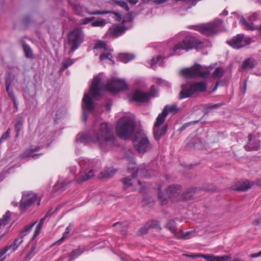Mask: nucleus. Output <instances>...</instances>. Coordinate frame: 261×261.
Returning a JSON list of instances; mask_svg holds the SVG:
<instances>
[{
    "label": "nucleus",
    "mask_w": 261,
    "mask_h": 261,
    "mask_svg": "<svg viewBox=\"0 0 261 261\" xmlns=\"http://www.w3.org/2000/svg\"><path fill=\"white\" fill-rule=\"evenodd\" d=\"M72 228V225L70 224L66 228L65 231H66L68 233H69Z\"/></svg>",
    "instance_id": "nucleus-61"
},
{
    "label": "nucleus",
    "mask_w": 261,
    "mask_h": 261,
    "mask_svg": "<svg viewBox=\"0 0 261 261\" xmlns=\"http://www.w3.org/2000/svg\"><path fill=\"white\" fill-rule=\"evenodd\" d=\"M251 43V39L245 37L244 34H238L230 40L227 41V43L235 49H240Z\"/></svg>",
    "instance_id": "nucleus-10"
},
{
    "label": "nucleus",
    "mask_w": 261,
    "mask_h": 261,
    "mask_svg": "<svg viewBox=\"0 0 261 261\" xmlns=\"http://www.w3.org/2000/svg\"><path fill=\"white\" fill-rule=\"evenodd\" d=\"M178 111L179 109L176 105H167L164 108L162 112L160 113L158 117H161V118H162L165 120L166 116L169 113L176 114L178 112Z\"/></svg>",
    "instance_id": "nucleus-23"
},
{
    "label": "nucleus",
    "mask_w": 261,
    "mask_h": 261,
    "mask_svg": "<svg viewBox=\"0 0 261 261\" xmlns=\"http://www.w3.org/2000/svg\"><path fill=\"white\" fill-rule=\"evenodd\" d=\"M117 172V170L113 167H105L99 173L98 178L106 179L112 177Z\"/></svg>",
    "instance_id": "nucleus-22"
},
{
    "label": "nucleus",
    "mask_w": 261,
    "mask_h": 261,
    "mask_svg": "<svg viewBox=\"0 0 261 261\" xmlns=\"http://www.w3.org/2000/svg\"><path fill=\"white\" fill-rule=\"evenodd\" d=\"M248 142L244 146V149L247 151H256L259 149L260 140L252 136V134H249L248 136Z\"/></svg>",
    "instance_id": "nucleus-17"
},
{
    "label": "nucleus",
    "mask_w": 261,
    "mask_h": 261,
    "mask_svg": "<svg viewBox=\"0 0 261 261\" xmlns=\"http://www.w3.org/2000/svg\"><path fill=\"white\" fill-rule=\"evenodd\" d=\"M260 256H261V250L260 251H259L258 252L252 253L249 255V257L250 258H255V257H258Z\"/></svg>",
    "instance_id": "nucleus-56"
},
{
    "label": "nucleus",
    "mask_w": 261,
    "mask_h": 261,
    "mask_svg": "<svg viewBox=\"0 0 261 261\" xmlns=\"http://www.w3.org/2000/svg\"><path fill=\"white\" fill-rule=\"evenodd\" d=\"M10 249V246H6L0 251V257L3 256Z\"/></svg>",
    "instance_id": "nucleus-55"
},
{
    "label": "nucleus",
    "mask_w": 261,
    "mask_h": 261,
    "mask_svg": "<svg viewBox=\"0 0 261 261\" xmlns=\"http://www.w3.org/2000/svg\"><path fill=\"white\" fill-rule=\"evenodd\" d=\"M113 227H116L118 231H122L127 227V225L123 222H116L113 225Z\"/></svg>",
    "instance_id": "nucleus-45"
},
{
    "label": "nucleus",
    "mask_w": 261,
    "mask_h": 261,
    "mask_svg": "<svg viewBox=\"0 0 261 261\" xmlns=\"http://www.w3.org/2000/svg\"><path fill=\"white\" fill-rule=\"evenodd\" d=\"M106 24V21L104 19L97 20L91 23L93 27H103Z\"/></svg>",
    "instance_id": "nucleus-44"
},
{
    "label": "nucleus",
    "mask_w": 261,
    "mask_h": 261,
    "mask_svg": "<svg viewBox=\"0 0 261 261\" xmlns=\"http://www.w3.org/2000/svg\"><path fill=\"white\" fill-rule=\"evenodd\" d=\"M35 252H33V251H32L31 250H30L29 253L25 256V259H27L28 258H30L31 256H33L35 254Z\"/></svg>",
    "instance_id": "nucleus-59"
},
{
    "label": "nucleus",
    "mask_w": 261,
    "mask_h": 261,
    "mask_svg": "<svg viewBox=\"0 0 261 261\" xmlns=\"http://www.w3.org/2000/svg\"><path fill=\"white\" fill-rule=\"evenodd\" d=\"M135 57V55L133 54L123 53L118 55V59L120 61L126 63L133 60Z\"/></svg>",
    "instance_id": "nucleus-29"
},
{
    "label": "nucleus",
    "mask_w": 261,
    "mask_h": 261,
    "mask_svg": "<svg viewBox=\"0 0 261 261\" xmlns=\"http://www.w3.org/2000/svg\"><path fill=\"white\" fill-rule=\"evenodd\" d=\"M67 40L71 51H74L80 47L84 40V35L82 29L75 28L69 32L67 36Z\"/></svg>",
    "instance_id": "nucleus-8"
},
{
    "label": "nucleus",
    "mask_w": 261,
    "mask_h": 261,
    "mask_svg": "<svg viewBox=\"0 0 261 261\" xmlns=\"http://www.w3.org/2000/svg\"><path fill=\"white\" fill-rule=\"evenodd\" d=\"M250 188V185L248 181H239L236 185L235 189L239 191H244Z\"/></svg>",
    "instance_id": "nucleus-30"
},
{
    "label": "nucleus",
    "mask_w": 261,
    "mask_h": 261,
    "mask_svg": "<svg viewBox=\"0 0 261 261\" xmlns=\"http://www.w3.org/2000/svg\"><path fill=\"white\" fill-rule=\"evenodd\" d=\"M165 122V120L163 118H161V117H158L156 119V121L154 124L153 128V136L154 139L156 141L160 140L161 138L165 135L167 129V125L165 124L161 127L160 125L163 124Z\"/></svg>",
    "instance_id": "nucleus-11"
},
{
    "label": "nucleus",
    "mask_w": 261,
    "mask_h": 261,
    "mask_svg": "<svg viewBox=\"0 0 261 261\" xmlns=\"http://www.w3.org/2000/svg\"><path fill=\"white\" fill-rule=\"evenodd\" d=\"M127 1L130 4L136 5L138 3V0H127Z\"/></svg>",
    "instance_id": "nucleus-62"
},
{
    "label": "nucleus",
    "mask_w": 261,
    "mask_h": 261,
    "mask_svg": "<svg viewBox=\"0 0 261 261\" xmlns=\"http://www.w3.org/2000/svg\"><path fill=\"white\" fill-rule=\"evenodd\" d=\"M180 73L186 77L193 78L201 77L205 78L208 76L210 71L207 70H202L201 65L195 64L191 68H186L180 70Z\"/></svg>",
    "instance_id": "nucleus-9"
},
{
    "label": "nucleus",
    "mask_w": 261,
    "mask_h": 261,
    "mask_svg": "<svg viewBox=\"0 0 261 261\" xmlns=\"http://www.w3.org/2000/svg\"><path fill=\"white\" fill-rule=\"evenodd\" d=\"M10 212L9 211H8L4 216L3 218L0 219V226L3 225H5L7 224L10 219Z\"/></svg>",
    "instance_id": "nucleus-40"
},
{
    "label": "nucleus",
    "mask_w": 261,
    "mask_h": 261,
    "mask_svg": "<svg viewBox=\"0 0 261 261\" xmlns=\"http://www.w3.org/2000/svg\"><path fill=\"white\" fill-rule=\"evenodd\" d=\"M39 150L40 147L39 146L31 145L20 154V156L21 158L32 157L34 159H36L42 154V153H34L35 152L38 151Z\"/></svg>",
    "instance_id": "nucleus-20"
},
{
    "label": "nucleus",
    "mask_w": 261,
    "mask_h": 261,
    "mask_svg": "<svg viewBox=\"0 0 261 261\" xmlns=\"http://www.w3.org/2000/svg\"><path fill=\"white\" fill-rule=\"evenodd\" d=\"M6 89L9 96L10 98H11L12 99L16 98L15 95L14 91L11 87H9V86H8V87H6Z\"/></svg>",
    "instance_id": "nucleus-49"
},
{
    "label": "nucleus",
    "mask_w": 261,
    "mask_h": 261,
    "mask_svg": "<svg viewBox=\"0 0 261 261\" xmlns=\"http://www.w3.org/2000/svg\"><path fill=\"white\" fill-rule=\"evenodd\" d=\"M90 95H91L92 97L93 98L96 97L93 96L92 93L90 92V90L89 91V93L84 94L82 100V108L84 111L87 110L89 112H92L94 110V102Z\"/></svg>",
    "instance_id": "nucleus-18"
},
{
    "label": "nucleus",
    "mask_w": 261,
    "mask_h": 261,
    "mask_svg": "<svg viewBox=\"0 0 261 261\" xmlns=\"http://www.w3.org/2000/svg\"><path fill=\"white\" fill-rule=\"evenodd\" d=\"M24 120L22 117H19L16 121L15 124V129L16 132V137H17L19 136V132L22 128V126Z\"/></svg>",
    "instance_id": "nucleus-33"
},
{
    "label": "nucleus",
    "mask_w": 261,
    "mask_h": 261,
    "mask_svg": "<svg viewBox=\"0 0 261 261\" xmlns=\"http://www.w3.org/2000/svg\"><path fill=\"white\" fill-rule=\"evenodd\" d=\"M36 223L37 222L35 221L30 225H27L21 230L19 233V237L16 239L12 244L9 246L10 247V249H12V251H15L18 248L23 242V238L28 234Z\"/></svg>",
    "instance_id": "nucleus-12"
},
{
    "label": "nucleus",
    "mask_w": 261,
    "mask_h": 261,
    "mask_svg": "<svg viewBox=\"0 0 261 261\" xmlns=\"http://www.w3.org/2000/svg\"><path fill=\"white\" fill-rule=\"evenodd\" d=\"M256 185L258 186L261 187V178L257 180Z\"/></svg>",
    "instance_id": "nucleus-64"
},
{
    "label": "nucleus",
    "mask_w": 261,
    "mask_h": 261,
    "mask_svg": "<svg viewBox=\"0 0 261 261\" xmlns=\"http://www.w3.org/2000/svg\"><path fill=\"white\" fill-rule=\"evenodd\" d=\"M37 195L33 193L28 192L23 195L20 201L19 208L21 210H25L31 206L37 200Z\"/></svg>",
    "instance_id": "nucleus-16"
},
{
    "label": "nucleus",
    "mask_w": 261,
    "mask_h": 261,
    "mask_svg": "<svg viewBox=\"0 0 261 261\" xmlns=\"http://www.w3.org/2000/svg\"><path fill=\"white\" fill-rule=\"evenodd\" d=\"M203 47V42L191 37H186L182 41L175 44L173 47V51L174 53L178 50H185L188 51L193 48H201Z\"/></svg>",
    "instance_id": "nucleus-7"
},
{
    "label": "nucleus",
    "mask_w": 261,
    "mask_h": 261,
    "mask_svg": "<svg viewBox=\"0 0 261 261\" xmlns=\"http://www.w3.org/2000/svg\"><path fill=\"white\" fill-rule=\"evenodd\" d=\"M112 57L111 53L106 50L105 52L102 53L99 57L100 60H103L106 59L112 60Z\"/></svg>",
    "instance_id": "nucleus-46"
},
{
    "label": "nucleus",
    "mask_w": 261,
    "mask_h": 261,
    "mask_svg": "<svg viewBox=\"0 0 261 261\" xmlns=\"http://www.w3.org/2000/svg\"><path fill=\"white\" fill-rule=\"evenodd\" d=\"M84 250H82L79 246L77 249L73 250L71 252L68 254L69 259L68 261H72L74 260L80 255H81L84 252Z\"/></svg>",
    "instance_id": "nucleus-28"
},
{
    "label": "nucleus",
    "mask_w": 261,
    "mask_h": 261,
    "mask_svg": "<svg viewBox=\"0 0 261 261\" xmlns=\"http://www.w3.org/2000/svg\"><path fill=\"white\" fill-rule=\"evenodd\" d=\"M201 257L204 258L206 261H227L229 258L228 256H216L210 254H205L201 255Z\"/></svg>",
    "instance_id": "nucleus-25"
},
{
    "label": "nucleus",
    "mask_w": 261,
    "mask_h": 261,
    "mask_svg": "<svg viewBox=\"0 0 261 261\" xmlns=\"http://www.w3.org/2000/svg\"><path fill=\"white\" fill-rule=\"evenodd\" d=\"M14 77L13 75L11 74L7 75L5 77V85L6 87H11V84L14 80Z\"/></svg>",
    "instance_id": "nucleus-48"
},
{
    "label": "nucleus",
    "mask_w": 261,
    "mask_h": 261,
    "mask_svg": "<svg viewBox=\"0 0 261 261\" xmlns=\"http://www.w3.org/2000/svg\"><path fill=\"white\" fill-rule=\"evenodd\" d=\"M191 28L203 35L211 36L222 31L224 30V24L222 20L217 19L208 23L193 25Z\"/></svg>",
    "instance_id": "nucleus-3"
},
{
    "label": "nucleus",
    "mask_w": 261,
    "mask_h": 261,
    "mask_svg": "<svg viewBox=\"0 0 261 261\" xmlns=\"http://www.w3.org/2000/svg\"><path fill=\"white\" fill-rule=\"evenodd\" d=\"M52 214V212L51 211H48L45 214V215L44 216V217L45 218H47L48 217H50Z\"/></svg>",
    "instance_id": "nucleus-63"
},
{
    "label": "nucleus",
    "mask_w": 261,
    "mask_h": 261,
    "mask_svg": "<svg viewBox=\"0 0 261 261\" xmlns=\"http://www.w3.org/2000/svg\"><path fill=\"white\" fill-rule=\"evenodd\" d=\"M121 181L123 182V185L126 187H130L132 185V183L131 182V178L129 177L123 178L121 179Z\"/></svg>",
    "instance_id": "nucleus-50"
},
{
    "label": "nucleus",
    "mask_w": 261,
    "mask_h": 261,
    "mask_svg": "<svg viewBox=\"0 0 261 261\" xmlns=\"http://www.w3.org/2000/svg\"><path fill=\"white\" fill-rule=\"evenodd\" d=\"M10 132H11V129L10 128H9L7 129V132L2 135V136L0 139V143H2L4 140H6L7 139H8L9 137Z\"/></svg>",
    "instance_id": "nucleus-51"
},
{
    "label": "nucleus",
    "mask_w": 261,
    "mask_h": 261,
    "mask_svg": "<svg viewBox=\"0 0 261 261\" xmlns=\"http://www.w3.org/2000/svg\"><path fill=\"white\" fill-rule=\"evenodd\" d=\"M135 121L130 117H124L119 119L116 128L117 135L121 138H129L134 131Z\"/></svg>",
    "instance_id": "nucleus-4"
},
{
    "label": "nucleus",
    "mask_w": 261,
    "mask_h": 261,
    "mask_svg": "<svg viewBox=\"0 0 261 261\" xmlns=\"http://www.w3.org/2000/svg\"><path fill=\"white\" fill-rule=\"evenodd\" d=\"M77 141L85 143H96L101 150H106L117 145L116 139L111 128L107 123L95 126L91 135L82 134Z\"/></svg>",
    "instance_id": "nucleus-1"
},
{
    "label": "nucleus",
    "mask_w": 261,
    "mask_h": 261,
    "mask_svg": "<svg viewBox=\"0 0 261 261\" xmlns=\"http://www.w3.org/2000/svg\"><path fill=\"white\" fill-rule=\"evenodd\" d=\"M73 60L70 58L65 59L62 62V67L60 68L61 71H64L69 66L71 65L73 63Z\"/></svg>",
    "instance_id": "nucleus-39"
},
{
    "label": "nucleus",
    "mask_w": 261,
    "mask_h": 261,
    "mask_svg": "<svg viewBox=\"0 0 261 261\" xmlns=\"http://www.w3.org/2000/svg\"><path fill=\"white\" fill-rule=\"evenodd\" d=\"M260 15L258 12H254L249 15L248 17L247 22L249 24H254V22L257 20H259L260 19Z\"/></svg>",
    "instance_id": "nucleus-34"
},
{
    "label": "nucleus",
    "mask_w": 261,
    "mask_h": 261,
    "mask_svg": "<svg viewBox=\"0 0 261 261\" xmlns=\"http://www.w3.org/2000/svg\"><path fill=\"white\" fill-rule=\"evenodd\" d=\"M43 223H41V222L39 221V223L38 224L37 226H36L35 232L33 237V239H35L36 237H37L40 233L41 230L42 229V226Z\"/></svg>",
    "instance_id": "nucleus-47"
},
{
    "label": "nucleus",
    "mask_w": 261,
    "mask_h": 261,
    "mask_svg": "<svg viewBox=\"0 0 261 261\" xmlns=\"http://www.w3.org/2000/svg\"><path fill=\"white\" fill-rule=\"evenodd\" d=\"M207 85L204 82H195L192 84H184L181 86V90L179 94V99L190 97L196 92H202L206 90Z\"/></svg>",
    "instance_id": "nucleus-5"
},
{
    "label": "nucleus",
    "mask_w": 261,
    "mask_h": 261,
    "mask_svg": "<svg viewBox=\"0 0 261 261\" xmlns=\"http://www.w3.org/2000/svg\"><path fill=\"white\" fill-rule=\"evenodd\" d=\"M161 60H163L162 57L161 56H158L156 57L153 58L151 60L150 64L151 66H153L156 65Z\"/></svg>",
    "instance_id": "nucleus-52"
},
{
    "label": "nucleus",
    "mask_w": 261,
    "mask_h": 261,
    "mask_svg": "<svg viewBox=\"0 0 261 261\" xmlns=\"http://www.w3.org/2000/svg\"><path fill=\"white\" fill-rule=\"evenodd\" d=\"M127 88V85L124 80L113 79L106 85L102 83L101 77L96 76L93 79L90 86V92L93 97L100 96L102 91L107 90L113 93H118Z\"/></svg>",
    "instance_id": "nucleus-2"
},
{
    "label": "nucleus",
    "mask_w": 261,
    "mask_h": 261,
    "mask_svg": "<svg viewBox=\"0 0 261 261\" xmlns=\"http://www.w3.org/2000/svg\"><path fill=\"white\" fill-rule=\"evenodd\" d=\"M192 123V122H189V123H185V124H184L180 128V130H184L185 129L186 127H188L189 126H190V125Z\"/></svg>",
    "instance_id": "nucleus-60"
},
{
    "label": "nucleus",
    "mask_w": 261,
    "mask_h": 261,
    "mask_svg": "<svg viewBox=\"0 0 261 261\" xmlns=\"http://www.w3.org/2000/svg\"><path fill=\"white\" fill-rule=\"evenodd\" d=\"M114 3L121 8L124 9L126 11H128L129 8L127 4L124 0H114Z\"/></svg>",
    "instance_id": "nucleus-41"
},
{
    "label": "nucleus",
    "mask_w": 261,
    "mask_h": 261,
    "mask_svg": "<svg viewBox=\"0 0 261 261\" xmlns=\"http://www.w3.org/2000/svg\"><path fill=\"white\" fill-rule=\"evenodd\" d=\"M133 145L139 153H145L152 148L148 137L143 132H138L135 134L133 139Z\"/></svg>",
    "instance_id": "nucleus-6"
},
{
    "label": "nucleus",
    "mask_w": 261,
    "mask_h": 261,
    "mask_svg": "<svg viewBox=\"0 0 261 261\" xmlns=\"http://www.w3.org/2000/svg\"><path fill=\"white\" fill-rule=\"evenodd\" d=\"M128 171L129 172L132 173L133 177H136L139 174L140 176L145 175V168L143 165L137 167L136 163L131 162L129 163L128 166Z\"/></svg>",
    "instance_id": "nucleus-19"
},
{
    "label": "nucleus",
    "mask_w": 261,
    "mask_h": 261,
    "mask_svg": "<svg viewBox=\"0 0 261 261\" xmlns=\"http://www.w3.org/2000/svg\"><path fill=\"white\" fill-rule=\"evenodd\" d=\"M147 223L148 225L149 229L153 228L158 231H161L162 230L160 222L158 220H151L148 221Z\"/></svg>",
    "instance_id": "nucleus-32"
},
{
    "label": "nucleus",
    "mask_w": 261,
    "mask_h": 261,
    "mask_svg": "<svg viewBox=\"0 0 261 261\" xmlns=\"http://www.w3.org/2000/svg\"><path fill=\"white\" fill-rule=\"evenodd\" d=\"M107 44L105 42L99 41L95 44V48H106Z\"/></svg>",
    "instance_id": "nucleus-54"
},
{
    "label": "nucleus",
    "mask_w": 261,
    "mask_h": 261,
    "mask_svg": "<svg viewBox=\"0 0 261 261\" xmlns=\"http://www.w3.org/2000/svg\"><path fill=\"white\" fill-rule=\"evenodd\" d=\"M109 13H113L114 14L116 17V20L117 21H120L121 19V15L118 13L116 12L113 11H93L89 12V14L91 15H102V14H106Z\"/></svg>",
    "instance_id": "nucleus-27"
},
{
    "label": "nucleus",
    "mask_w": 261,
    "mask_h": 261,
    "mask_svg": "<svg viewBox=\"0 0 261 261\" xmlns=\"http://www.w3.org/2000/svg\"><path fill=\"white\" fill-rule=\"evenodd\" d=\"M224 105L223 102H220L218 103H207L204 106V108L206 110L214 109L218 108Z\"/></svg>",
    "instance_id": "nucleus-42"
},
{
    "label": "nucleus",
    "mask_w": 261,
    "mask_h": 261,
    "mask_svg": "<svg viewBox=\"0 0 261 261\" xmlns=\"http://www.w3.org/2000/svg\"><path fill=\"white\" fill-rule=\"evenodd\" d=\"M126 21L125 19H123L122 24H113L107 32V36L112 38H116L122 35L127 29L124 25Z\"/></svg>",
    "instance_id": "nucleus-14"
},
{
    "label": "nucleus",
    "mask_w": 261,
    "mask_h": 261,
    "mask_svg": "<svg viewBox=\"0 0 261 261\" xmlns=\"http://www.w3.org/2000/svg\"><path fill=\"white\" fill-rule=\"evenodd\" d=\"M165 227L173 233L175 237H177L176 224L173 219L169 220L166 224Z\"/></svg>",
    "instance_id": "nucleus-26"
},
{
    "label": "nucleus",
    "mask_w": 261,
    "mask_h": 261,
    "mask_svg": "<svg viewBox=\"0 0 261 261\" xmlns=\"http://www.w3.org/2000/svg\"><path fill=\"white\" fill-rule=\"evenodd\" d=\"M181 191V187L180 185H172L166 188L165 193L171 200L179 201L180 200Z\"/></svg>",
    "instance_id": "nucleus-13"
},
{
    "label": "nucleus",
    "mask_w": 261,
    "mask_h": 261,
    "mask_svg": "<svg viewBox=\"0 0 261 261\" xmlns=\"http://www.w3.org/2000/svg\"><path fill=\"white\" fill-rule=\"evenodd\" d=\"M203 255V254H193L190 255H186V256L190 257H201V255Z\"/></svg>",
    "instance_id": "nucleus-57"
},
{
    "label": "nucleus",
    "mask_w": 261,
    "mask_h": 261,
    "mask_svg": "<svg viewBox=\"0 0 261 261\" xmlns=\"http://www.w3.org/2000/svg\"><path fill=\"white\" fill-rule=\"evenodd\" d=\"M95 170L90 169L89 170L85 169L79 173L78 177L76 179V182L77 184H82L88 179L91 178L94 176Z\"/></svg>",
    "instance_id": "nucleus-21"
},
{
    "label": "nucleus",
    "mask_w": 261,
    "mask_h": 261,
    "mask_svg": "<svg viewBox=\"0 0 261 261\" xmlns=\"http://www.w3.org/2000/svg\"><path fill=\"white\" fill-rule=\"evenodd\" d=\"M149 230V228L148 225L146 223L142 227L140 228L138 230L137 234L139 236H143L146 234L148 232Z\"/></svg>",
    "instance_id": "nucleus-43"
},
{
    "label": "nucleus",
    "mask_w": 261,
    "mask_h": 261,
    "mask_svg": "<svg viewBox=\"0 0 261 261\" xmlns=\"http://www.w3.org/2000/svg\"><path fill=\"white\" fill-rule=\"evenodd\" d=\"M159 192H158V199L162 205H165L168 203L167 196L166 194L165 195L161 191V188L159 187L158 188Z\"/></svg>",
    "instance_id": "nucleus-35"
},
{
    "label": "nucleus",
    "mask_w": 261,
    "mask_h": 261,
    "mask_svg": "<svg viewBox=\"0 0 261 261\" xmlns=\"http://www.w3.org/2000/svg\"><path fill=\"white\" fill-rule=\"evenodd\" d=\"M69 234V233H68L67 232L65 231L62 238L60 240H59L58 241L54 243V244L58 245H60L61 243H62L64 241L65 239L68 237Z\"/></svg>",
    "instance_id": "nucleus-53"
},
{
    "label": "nucleus",
    "mask_w": 261,
    "mask_h": 261,
    "mask_svg": "<svg viewBox=\"0 0 261 261\" xmlns=\"http://www.w3.org/2000/svg\"><path fill=\"white\" fill-rule=\"evenodd\" d=\"M94 19V17L86 18L84 19V23H85V24L88 23L89 22L92 21Z\"/></svg>",
    "instance_id": "nucleus-58"
},
{
    "label": "nucleus",
    "mask_w": 261,
    "mask_h": 261,
    "mask_svg": "<svg viewBox=\"0 0 261 261\" xmlns=\"http://www.w3.org/2000/svg\"><path fill=\"white\" fill-rule=\"evenodd\" d=\"M22 47L25 54V56L28 58H32L33 57V54L30 46L26 43H23Z\"/></svg>",
    "instance_id": "nucleus-38"
},
{
    "label": "nucleus",
    "mask_w": 261,
    "mask_h": 261,
    "mask_svg": "<svg viewBox=\"0 0 261 261\" xmlns=\"http://www.w3.org/2000/svg\"><path fill=\"white\" fill-rule=\"evenodd\" d=\"M197 188H192L191 189H188L184 192L180 197L181 200H189L193 195V194L196 192Z\"/></svg>",
    "instance_id": "nucleus-31"
},
{
    "label": "nucleus",
    "mask_w": 261,
    "mask_h": 261,
    "mask_svg": "<svg viewBox=\"0 0 261 261\" xmlns=\"http://www.w3.org/2000/svg\"><path fill=\"white\" fill-rule=\"evenodd\" d=\"M240 21L245 29L249 31L257 30L261 33V24L259 25L249 24L247 20L243 16L240 18Z\"/></svg>",
    "instance_id": "nucleus-24"
},
{
    "label": "nucleus",
    "mask_w": 261,
    "mask_h": 261,
    "mask_svg": "<svg viewBox=\"0 0 261 261\" xmlns=\"http://www.w3.org/2000/svg\"><path fill=\"white\" fill-rule=\"evenodd\" d=\"M224 73V70L222 68L217 67L212 74V77L215 79H220L223 76Z\"/></svg>",
    "instance_id": "nucleus-37"
},
{
    "label": "nucleus",
    "mask_w": 261,
    "mask_h": 261,
    "mask_svg": "<svg viewBox=\"0 0 261 261\" xmlns=\"http://www.w3.org/2000/svg\"><path fill=\"white\" fill-rule=\"evenodd\" d=\"M151 96H154L151 91L144 92L140 90H136L129 97L130 101L144 102L148 101Z\"/></svg>",
    "instance_id": "nucleus-15"
},
{
    "label": "nucleus",
    "mask_w": 261,
    "mask_h": 261,
    "mask_svg": "<svg viewBox=\"0 0 261 261\" xmlns=\"http://www.w3.org/2000/svg\"><path fill=\"white\" fill-rule=\"evenodd\" d=\"M255 67L254 62L251 59H247L245 60L242 65V68L245 69H252Z\"/></svg>",
    "instance_id": "nucleus-36"
}]
</instances>
